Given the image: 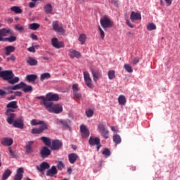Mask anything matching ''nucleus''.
I'll return each mask as SVG.
<instances>
[{
    "instance_id": "nucleus-1",
    "label": "nucleus",
    "mask_w": 180,
    "mask_h": 180,
    "mask_svg": "<svg viewBox=\"0 0 180 180\" xmlns=\"http://www.w3.org/2000/svg\"><path fill=\"white\" fill-rule=\"evenodd\" d=\"M36 99H41L40 105H44V107L49 105H53V102H58L60 101V96L57 94L48 93L46 96H41L36 97Z\"/></svg>"
},
{
    "instance_id": "nucleus-2",
    "label": "nucleus",
    "mask_w": 180,
    "mask_h": 180,
    "mask_svg": "<svg viewBox=\"0 0 180 180\" xmlns=\"http://www.w3.org/2000/svg\"><path fill=\"white\" fill-rule=\"evenodd\" d=\"M15 75L12 70H4L0 72V77L3 78L5 81H8V84L11 85H15L19 82V77H14Z\"/></svg>"
},
{
    "instance_id": "nucleus-3",
    "label": "nucleus",
    "mask_w": 180,
    "mask_h": 180,
    "mask_svg": "<svg viewBox=\"0 0 180 180\" xmlns=\"http://www.w3.org/2000/svg\"><path fill=\"white\" fill-rule=\"evenodd\" d=\"M46 110L49 112V113H55L58 115V113H61L63 112V105L61 104H49L44 107Z\"/></svg>"
},
{
    "instance_id": "nucleus-4",
    "label": "nucleus",
    "mask_w": 180,
    "mask_h": 180,
    "mask_svg": "<svg viewBox=\"0 0 180 180\" xmlns=\"http://www.w3.org/2000/svg\"><path fill=\"white\" fill-rule=\"evenodd\" d=\"M100 23L103 29H110V27H113V21L110 20L109 17L106 15L101 18Z\"/></svg>"
},
{
    "instance_id": "nucleus-5",
    "label": "nucleus",
    "mask_w": 180,
    "mask_h": 180,
    "mask_svg": "<svg viewBox=\"0 0 180 180\" xmlns=\"http://www.w3.org/2000/svg\"><path fill=\"white\" fill-rule=\"evenodd\" d=\"M15 112L12 109H7L5 112L6 116H7L6 122L8 124H13L15 122V117H16V114L13 113Z\"/></svg>"
},
{
    "instance_id": "nucleus-6",
    "label": "nucleus",
    "mask_w": 180,
    "mask_h": 180,
    "mask_svg": "<svg viewBox=\"0 0 180 180\" xmlns=\"http://www.w3.org/2000/svg\"><path fill=\"white\" fill-rule=\"evenodd\" d=\"M83 75L86 85L88 86V88H90V89H92V88H94V84L92 83V79H91V75L88 72H84Z\"/></svg>"
},
{
    "instance_id": "nucleus-7",
    "label": "nucleus",
    "mask_w": 180,
    "mask_h": 180,
    "mask_svg": "<svg viewBox=\"0 0 180 180\" xmlns=\"http://www.w3.org/2000/svg\"><path fill=\"white\" fill-rule=\"evenodd\" d=\"M98 130L99 133H101V136L104 137V139H109V136H108V134H109V131L106 129V127H105L103 124H99L98 125Z\"/></svg>"
},
{
    "instance_id": "nucleus-8",
    "label": "nucleus",
    "mask_w": 180,
    "mask_h": 180,
    "mask_svg": "<svg viewBox=\"0 0 180 180\" xmlns=\"http://www.w3.org/2000/svg\"><path fill=\"white\" fill-rule=\"evenodd\" d=\"M89 143L91 146H97V151L100 150L101 147H102V145H101V139L98 137L94 138V137H90L89 140Z\"/></svg>"
},
{
    "instance_id": "nucleus-9",
    "label": "nucleus",
    "mask_w": 180,
    "mask_h": 180,
    "mask_svg": "<svg viewBox=\"0 0 180 180\" xmlns=\"http://www.w3.org/2000/svg\"><path fill=\"white\" fill-rule=\"evenodd\" d=\"M75 99H81L82 95L79 93V87L78 84H74L72 87Z\"/></svg>"
},
{
    "instance_id": "nucleus-10",
    "label": "nucleus",
    "mask_w": 180,
    "mask_h": 180,
    "mask_svg": "<svg viewBox=\"0 0 180 180\" xmlns=\"http://www.w3.org/2000/svg\"><path fill=\"white\" fill-rule=\"evenodd\" d=\"M13 127L16 129H23L25 127V123L23 122V117H20L14 120L13 124Z\"/></svg>"
},
{
    "instance_id": "nucleus-11",
    "label": "nucleus",
    "mask_w": 180,
    "mask_h": 180,
    "mask_svg": "<svg viewBox=\"0 0 180 180\" xmlns=\"http://www.w3.org/2000/svg\"><path fill=\"white\" fill-rule=\"evenodd\" d=\"M51 45L55 49H62V47H64V43L58 41V39L57 38H53L51 39Z\"/></svg>"
},
{
    "instance_id": "nucleus-12",
    "label": "nucleus",
    "mask_w": 180,
    "mask_h": 180,
    "mask_svg": "<svg viewBox=\"0 0 180 180\" xmlns=\"http://www.w3.org/2000/svg\"><path fill=\"white\" fill-rule=\"evenodd\" d=\"M63 147V142L60 140H53L51 146V150H60V148Z\"/></svg>"
},
{
    "instance_id": "nucleus-13",
    "label": "nucleus",
    "mask_w": 180,
    "mask_h": 180,
    "mask_svg": "<svg viewBox=\"0 0 180 180\" xmlns=\"http://www.w3.org/2000/svg\"><path fill=\"white\" fill-rule=\"evenodd\" d=\"M80 131L82 133V136L83 137V139H86L89 137V129L86 128V126L84 124L81 125Z\"/></svg>"
},
{
    "instance_id": "nucleus-14",
    "label": "nucleus",
    "mask_w": 180,
    "mask_h": 180,
    "mask_svg": "<svg viewBox=\"0 0 180 180\" xmlns=\"http://www.w3.org/2000/svg\"><path fill=\"white\" fill-rule=\"evenodd\" d=\"M33 144H34V141H33L26 142L25 153H27V154H32V153H33Z\"/></svg>"
},
{
    "instance_id": "nucleus-15",
    "label": "nucleus",
    "mask_w": 180,
    "mask_h": 180,
    "mask_svg": "<svg viewBox=\"0 0 180 180\" xmlns=\"http://www.w3.org/2000/svg\"><path fill=\"white\" fill-rule=\"evenodd\" d=\"M69 57L70 58H81V53L77 50L70 49Z\"/></svg>"
},
{
    "instance_id": "nucleus-16",
    "label": "nucleus",
    "mask_w": 180,
    "mask_h": 180,
    "mask_svg": "<svg viewBox=\"0 0 180 180\" xmlns=\"http://www.w3.org/2000/svg\"><path fill=\"white\" fill-rule=\"evenodd\" d=\"M36 168L39 172H43L44 171H46V169H49V168H50V165L46 162H43L41 163L40 166L37 165Z\"/></svg>"
},
{
    "instance_id": "nucleus-17",
    "label": "nucleus",
    "mask_w": 180,
    "mask_h": 180,
    "mask_svg": "<svg viewBox=\"0 0 180 180\" xmlns=\"http://www.w3.org/2000/svg\"><path fill=\"white\" fill-rule=\"evenodd\" d=\"M58 174V170L56 166H52L49 169L47 170L46 175V176H53V175H57Z\"/></svg>"
},
{
    "instance_id": "nucleus-18",
    "label": "nucleus",
    "mask_w": 180,
    "mask_h": 180,
    "mask_svg": "<svg viewBox=\"0 0 180 180\" xmlns=\"http://www.w3.org/2000/svg\"><path fill=\"white\" fill-rule=\"evenodd\" d=\"M40 154L42 158H46V157H49V155L51 154V150H50L49 148L44 146L41 150Z\"/></svg>"
},
{
    "instance_id": "nucleus-19",
    "label": "nucleus",
    "mask_w": 180,
    "mask_h": 180,
    "mask_svg": "<svg viewBox=\"0 0 180 180\" xmlns=\"http://www.w3.org/2000/svg\"><path fill=\"white\" fill-rule=\"evenodd\" d=\"M9 33H11V30L9 29L3 28L0 30V41H4L5 39H4L3 37H5V36H8Z\"/></svg>"
},
{
    "instance_id": "nucleus-20",
    "label": "nucleus",
    "mask_w": 180,
    "mask_h": 180,
    "mask_svg": "<svg viewBox=\"0 0 180 180\" xmlns=\"http://www.w3.org/2000/svg\"><path fill=\"white\" fill-rule=\"evenodd\" d=\"M23 168L19 167L17 170V173L14 176V180H22V178H23Z\"/></svg>"
},
{
    "instance_id": "nucleus-21",
    "label": "nucleus",
    "mask_w": 180,
    "mask_h": 180,
    "mask_svg": "<svg viewBox=\"0 0 180 180\" xmlns=\"http://www.w3.org/2000/svg\"><path fill=\"white\" fill-rule=\"evenodd\" d=\"M52 26L55 32H58V33H63L64 32V28H63V26H59L57 21L53 22Z\"/></svg>"
},
{
    "instance_id": "nucleus-22",
    "label": "nucleus",
    "mask_w": 180,
    "mask_h": 180,
    "mask_svg": "<svg viewBox=\"0 0 180 180\" xmlns=\"http://www.w3.org/2000/svg\"><path fill=\"white\" fill-rule=\"evenodd\" d=\"M131 20H141V14L140 13H136L134 11H132L130 16Z\"/></svg>"
},
{
    "instance_id": "nucleus-23",
    "label": "nucleus",
    "mask_w": 180,
    "mask_h": 180,
    "mask_svg": "<svg viewBox=\"0 0 180 180\" xmlns=\"http://www.w3.org/2000/svg\"><path fill=\"white\" fill-rule=\"evenodd\" d=\"M78 155L76 153H70L68 155V160L70 164H75V162L78 160Z\"/></svg>"
},
{
    "instance_id": "nucleus-24",
    "label": "nucleus",
    "mask_w": 180,
    "mask_h": 180,
    "mask_svg": "<svg viewBox=\"0 0 180 180\" xmlns=\"http://www.w3.org/2000/svg\"><path fill=\"white\" fill-rule=\"evenodd\" d=\"M1 144L9 147L13 144V139H12V138H4L1 140Z\"/></svg>"
},
{
    "instance_id": "nucleus-25",
    "label": "nucleus",
    "mask_w": 180,
    "mask_h": 180,
    "mask_svg": "<svg viewBox=\"0 0 180 180\" xmlns=\"http://www.w3.org/2000/svg\"><path fill=\"white\" fill-rule=\"evenodd\" d=\"M91 74L93 75V79L94 82H96V81H98L99 78L102 77V74L101 72H99V70H92Z\"/></svg>"
},
{
    "instance_id": "nucleus-26",
    "label": "nucleus",
    "mask_w": 180,
    "mask_h": 180,
    "mask_svg": "<svg viewBox=\"0 0 180 180\" xmlns=\"http://www.w3.org/2000/svg\"><path fill=\"white\" fill-rule=\"evenodd\" d=\"M44 9L47 15H53V6L51 4L45 5Z\"/></svg>"
},
{
    "instance_id": "nucleus-27",
    "label": "nucleus",
    "mask_w": 180,
    "mask_h": 180,
    "mask_svg": "<svg viewBox=\"0 0 180 180\" xmlns=\"http://www.w3.org/2000/svg\"><path fill=\"white\" fill-rule=\"evenodd\" d=\"M27 82H34L37 79V75H28L25 77Z\"/></svg>"
},
{
    "instance_id": "nucleus-28",
    "label": "nucleus",
    "mask_w": 180,
    "mask_h": 180,
    "mask_svg": "<svg viewBox=\"0 0 180 180\" xmlns=\"http://www.w3.org/2000/svg\"><path fill=\"white\" fill-rule=\"evenodd\" d=\"M15 48L13 46H8L5 48V54L6 56H11V53L15 51Z\"/></svg>"
},
{
    "instance_id": "nucleus-29",
    "label": "nucleus",
    "mask_w": 180,
    "mask_h": 180,
    "mask_svg": "<svg viewBox=\"0 0 180 180\" xmlns=\"http://www.w3.org/2000/svg\"><path fill=\"white\" fill-rule=\"evenodd\" d=\"M40 139L41 140V141H43L44 143H45V146H47L48 147H50V146H51V140L50 139V138L41 136Z\"/></svg>"
},
{
    "instance_id": "nucleus-30",
    "label": "nucleus",
    "mask_w": 180,
    "mask_h": 180,
    "mask_svg": "<svg viewBox=\"0 0 180 180\" xmlns=\"http://www.w3.org/2000/svg\"><path fill=\"white\" fill-rule=\"evenodd\" d=\"M6 108H8V109H18V102L11 101L7 104Z\"/></svg>"
},
{
    "instance_id": "nucleus-31",
    "label": "nucleus",
    "mask_w": 180,
    "mask_h": 180,
    "mask_svg": "<svg viewBox=\"0 0 180 180\" xmlns=\"http://www.w3.org/2000/svg\"><path fill=\"white\" fill-rule=\"evenodd\" d=\"M27 64H29V65L33 66V65H37L38 62H37V60L34 59V58L30 57L27 60Z\"/></svg>"
},
{
    "instance_id": "nucleus-32",
    "label": "nucleus",
    "mask_w": 180,
    "mask_h": 180,
    "mask_svg": "<svg viewBox=\"0 0 180 180\" xmlns=\"http://www.w3.org/2000/svg\"><path fill=\"white\" fill-rule=\"evenodd\" d=\"M70 120L60 121V124L63 126V129H70Z\"/></svg>"
},
{
    "instance_id": "nucleus-33",
    "label": "nucleus",
    "mask_w": 180,
    "mask_h": 180,
    "mask_svg": "<svg viewBox=\"0 0 180 180\" xmlns=\"http://www.w3.org/2000/svg\"><path fill=\"white\" fill-rule=\"evenodd\" d=\"M12 174V171L11 169H6L5 172L3 174L2 180H7L9 176Z\"/></svg>"
},
{
    "instance_id": "nucleus-34",
    "label": "nucleus",
    "mask_w": 180,
    "mask_h": 180,
    "mask_svg": "<svg viewBox=\"0 0 180 180\" xmlns=\"http://www.w3.org/2000/svg\"><path fill=\"white\" fill-rule=\"evenodd\" d=\"M78 40L80 41L81 44H85V41H86V34H80Z\"/></svg>"
},
{
    "instance_id": "nucleus-35",
    "label": "nucleus",
    "mask_w": 180,
    "mask_h": 180,
    "mask_svg": "<svg viewBox=\"0 0 180 180\" xmlns=\"http://www.w3.org/2000/svg\"><path fill=\"white\" fill-rule=\"evenodd\" d=\"M40 124L41 126L39 127V129L41 133H43L44 130H49V127L47 126V124L44 122V121H42V123Z\"/></svg>"
},
{
    "instance_id": "nucleus-36",
    "label": "nucleus",
    "mask_w": 180,
    "mask_h": 180,
    "mask_svg": "<svg viewBox=\"0 0 180 180\" xmlns=\"http://www.w3.org/2000/svg\"><path fill=\"white\" fill-rule=\"evenodd\" d=\"M11 11L12 12H15V13H22V12H23V10L21 9L20 7L19 6H12L11 8Z\"/></svg>"
},
{
    "instance_id": "nucleus-37",
    "label": "nucleus",
    "mask_w": 180,
    "mask_h": 180,
    "mask_svg": "<svg viewBox=\"0 0 180 180\" xmlns=\"http://www.w3.org/2000/svg\"><path fill=\"white\" fill-rule=\"evenodd\" d=\"M22 91L25 93L32 92L33 91V87H32V86H27V84L25 83V85L22 87Z\"/></svg>"
},
{
    "instance_id": "nucleus-38",
    "label": "nucleus",
    "mask_w": 180,
    "mask_h": 180,
    "mask_svg": "<svg viewBox=\"0 0 180 180\" xmlns=\"http://www.w3.org/2000/svg\"><path fill=\"white\" fill-rule=\"evenodd\" d=\"M112 140L115 144H120L122 143V138L118 134H115L113 136Z\"/></svg>"
},
{
    "instance_id": "nucleus-39",
    "label": "nucleus",
    "mask_w": 180,
    "mask_h": 180,
    "mask_svg": "<svg viewBox=\"0 0 180 180\" xmlns=\"http://www.w3.org/2000/svg\"><path fill=\"white\" fill-rule=\"evenodd\" d=\"M25 85V82H21L20 83L13 86V91H16L17 89H23V86Z\"/></svg>"
},
{
    "instance_id": "nucleus-40",
    "label": "nucleus",
    "mask_w": 180,
    "mask_h": 180,
    "mask_svg": "<svg viewBox=\"0 0 180 180\" xmlns=\"http://www.w3.org/2000/svg\"><path fill=\"white\" fill-rule=\"evenodd\" d=\"M51 77V75L49 72H45L41 75L40 79L41 81H44V79H49Z\"/></svg>"
},
{
    "instance_id": "nucleus-41",
    "label": "nucleus",
    "mask_w": 180,
    "mask_h": 180,
    "mask_svg": "<svg viewBox=\"0 0 180 180\" xmlns=\"http://www.w3.org/2000/svg\"><path fill=\"white\" fill-rule=\"evenodd\" d=\"M118 102L120 105H125L126 104V97L124 95H120L118 97Z\"/></svg>"
},
{
    "instance_id": "nucleus-42",
    "label": "nucleus",
    "mask_w": 180,
    "mask_h": 180,
    "mask_svg": "<svg viewBox=\"0 0 180 180\" xmlns=\"http://www.w3.org/2000/svg\"><path fill=\"white\" fill-rule=\"evenodd\" d=\"M40 27V25L36 22L30 24L29 28L31 29V30H37Z\"/></svg>"
},
{
    "instance_id": "nucleus-43",
    "label": "nucleus",
    "mask_w": 180,
    "mask_h": 180,
    "mask_svg": "<svg viewBox=\"0 0 180 180\" xmlns=\"http://www.w3.org/2000/svg\"><path fill=\"white\" fill-rule=\"evenodd\" d=\"M108 79L110 80L114 79V78H116V75H115V70L108 71Z\"/></svg>"
},
{
    "instance_id": "nucleus-44",
    "label": "nucleus",
    "mask_w": 180,
    "mask_h": 180,
    "mask_svg": "<svg viewBox=\"0 0 180 180\" xmlns=\"http://www.w3.org/2000/svg\"><path fill=\"white\" fill-rule=\"evenodd\" d=\"M155 29H157V26L155 25V24L153 22L148 24L147 30H148L149 32H151L152 30H155Z\"/></svg>"
},
{
    "instance_id": "nucleus-45",
    "label": "nucleus",
    "mask_w": 180,
    "mask_h": 180,
    "mask_svg": "<svg viewBox=\"0 0 180 180\" xmlns=\"http://www.w3.org/2000/svg\"><path fill=\"white\" fill-rule=\"evenodd\" d=\"M3 89H4V91H8V92H6V95H9L10 94H13V86H4V87H3Z\"/></svg>"
},
{
    "instance_id": "nucleus-46",
    "label": "nucleus",
    "mask_w": 180,
    "mask_h": 180,
    "mask_svg": "<svg viewBox=\"0 0 180 180\" xmlns=\"http://www.w3.org/2000/svg\"><path fill=\"white\" fill-rule=\"evenodd\" d=\"M4 41H8V43H13V41H16V37L11 36L8 38H4Z\"/></svg>"
},
{
    "instance_id": "nucleus-47",
    "label": "nucleus",
    "mask_w": 180,
    "mask_h": 180,
    "mask_svg": "<svg viewBox=\"0 0 180 180\" xmlns=\"http://www.w3.org/2000/svg\"><path fill=\"white\" fill-rule=\"evenodd\" d=\"M43 123V121H37V120H32L30 122L31 126H38L39 124H41Z\"/></svg>"
},
{
    "instance_id": "nucleus-48",
    "label": "nucleus",
    "mask_w": 180,
    "mask_h": 180,
    "mask_svg": "<svg viewBox=\"0 0 180 180\" xmlns=\"http://www.w3.org/2000/svg\"><path fill=\"white\" fill-rule=\"evenodd\" d=\"M124 68H125L127 72H129V73L133 72V68H131V65L129 64H124Z\"/></svg>"
},
{
    "instance_id": "nucleus-49",
    "label": "nucleus",
    "mask_w": 180,
    "mask_h": 180,
    "mask_svg": "<svg viewBox=\"0 0 180 180\" xmlns=\"http://www.w3.org/2000/svg\"><path fill=\"white\" fill-rule=\"evenodd\" d=\"M65 166L64 165V163L61 161L58 162L57 168L59 169V171H62L63 169H64Z\"/></svg>"
},
{
    "instance_id": "nucleus-50",
    "label": "nucleus",
    "mask_w": 180,
    "mask_h": 180,
    "mask_svg": "<svg viewBox=\"0 0 180 180\" xmlns=\"http://www.w3.org/2000/svg\"><path fill=\"white\" fill-rule=\"evenodd\" d=\"M103 155H105V157L110 156V150L109 148H104L103 151L102 152Z\"/></svg>"
},
{
    "instance_id": "nucleus-51",
    "label": "nucleus",
    "mask_w": 180,
    "mask_h": 180,
    "mask_svg": "<svg viewBox=\"0 0 180 180\" xmlns=\"http://www.w3.org/2000/svg\"><path fill=\"white\" fill-rule=\"evenodd\" d=\"M15 30L20 32V33H22L23 30H25V28L22 25H20V24L15 25Z\"/></svg>"
},
{
    "instance_id": "nucleus-52",
    "label": "nucleus",
    "mask_w": 180,
    "mask_h": 180,
    "mask_svg": "<svg viewBox=\"0 0 180 180\" xmlns=\"http://www.w3.org/2000/svg\"><path fill=\"white\" fill-rule=\"evenodd\" d=\"M32 134H41V131L39 128H33L31 131Z\"/></svg>"
},
{
    "instance_id": "nucleus-53",
    "label": "nucleus",
    "mask_w": 180,
    "mask_h": 180,
    "mask_svg": "<svg viewBox=\"0 0 180 180\" xmlns=\"http://www.w3.org/2000/svg\"><path fill=\"white\" fill-rule=\"evenodd\" d=\"M86 115L87 116V117H92V116H94V110H86Z\"/></svg>"
},
{
    "instance_id": "nucleus-54",
    "label": "nucleus",
    "mask_w": 180,
    "mask_h": 180,
    "mask_svg": "<svg viewBox=\"0 0 180 180\" xmlns=\"http://www.w3.org/2000/svg\"><path fill=\"white\" fill-rule=\"evenodd\" d=\"M7 61H15L16 60V56L15 55L12 54L11 56H8L6 58Z\"/></svg>"
},
{
    "instance_id": "nucleus-55",
    "label": "nucleus",
    "mask_w": 180,
    "mask_h": 180,
    "mask_svg": "<svg viewBox=\"0 0 180 180\" xmlns=\"http://www.w3.org/2000/svg\"><path fill=\"white\" fill-rule=\"evenodd\" d=\"M98 30L100 31L101 37L102 39H105V32L101 27H98Z\"/></svg>"
},
{
    "instance_id": "nucleus-56",
    "label": "nucleus",
    "mask_w": 180,
    "mask_h": 180,
    "mask_svg": "<svg viewBox=\"0 0 180 180\" xmlns=\"http://www.w3.org/2000/svg\"><path fill=\"white\" fill-rule=\"evenodd\" d=\"M8 150H9V154H10L11 158H15V152H13L12 150V148L11 147L8 148Z\"/></svg>"
},
{
    "instance_id": "nucleus-57",
    "label": "nucleus",
    "mask_w": 180,
    "mask_h": 180,
    "mask_svg": "<svg viewBox=\"0 0 180 180\" xmlns=\"http://www.w3.org/2000/svg\"><path fill=\"white\" fill-rule=\"evenodd\" d=\"M139 61H140V58L136 57L133 59L132 63L133 64L136 65V64H139Z\"/></svg>"
},
{
    "instance_id": "nucleus-58",
    "label": "nucleus",
    "mask_w": 180,
    "mask_h": 180,
    "mask_svg": "<svg viewBox=\"0 0 180 180\" xmlns=\"http://www.w3.org/2000/svg\"><path fill=\"white\" fill-rule=\"evenodd\" d=\"M27 50L28 51H30V53H36V49H34V46H31L28 48Z\"/></svg>"
},
{
    "instance_id": "nucleus-59",
    "label": "nucleus",
    "mask_w": 180,
    "mask_h": 180,
    "mask_svg": "<svg viewBox=\"0 0 180 180\" xmlns=\"http://www.w3.org/2000/svg\"><path fill=\"white\" fill-rule=\"evenodd\" d=\"M6 95V91L0 89V96H5Z\"/></svg>"
},
{
    "instance_id": "nucleus-60",
    "label": "nucleus",
    "mask_w": 180,
    "mask_h": 180,
    "mask_svg": "<svg viewBox=\"0 0 180 180\" xmlns=\"http://www.w3.org/2000/svg\"><path fill=\"white\" fill-rule=\"evenodd\" d=\"M31 39H32V40H37V35L34 34H31Z\"/></svg>"
},
{
    "instance_id": "nucleus-61",
    "label": "nucleus",
    "mask_w": 180,
    "mask_h": 180,
    "mask_svg": "<svg viewBox=\"0 0 180 180\" xmlns=\"http://www.w3.org/2000/svg\"><path fill=\"white\" fill-rule=\"evenodd\" d=\"M127 25L131 27V29H133V27H134V25H133V24L130 23V21L127 20Z\"/></svg>"
},
{
    "instance_id": "nucleus-62",
    "label": "nucleus",
    "mask_w": 180,
    "mask_h": 180,
    "mask_svg": "<svg viewBox=\"0 0 180 180\" xmlns=\"http://www.w3.org/2000/svg\"><path fill=\"white\" fill-rule=\"evenodd\" d=\"M14 95H15V96H22V92H20V91H15L14 93Z\"/></svg>"
},
{
    "instance_id": "nucleus-63",
    "label": "nucleus",
    "mask_w": 180,
    "mask_h": 180,
    "mask_svg": "<svg viewBox=\"0 0 180 180\" xmlns=\"http://www.w3.org/2000/svg\"><path fill=\"white\" fill-rule=\"evenodd\" d=\"M35 6H36V4H34V2H30L29 4V6L30 8H34Z\"/></svg>"
},
{
    "instance_id": "nucleus-64",
    "label": "nucleus",
    "mask_w": 180,
    "mask_h": 180,
    "mask_svg": "<svg viewBox=\"0 0 180 180\" xmlns=\"http://www.w3.org/2000/svg\"><path fill=\"white\" fill-rule=\"evenodd\" d=\"M165 2L169 6L172 4V0H165Z\"/></svg>"
}]
</instances>
